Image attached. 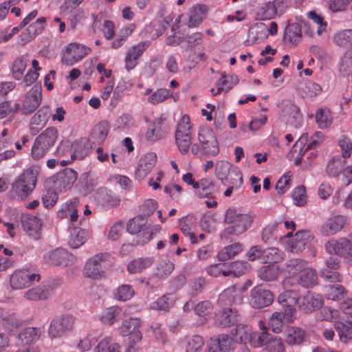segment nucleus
I'll return each instance as SVG.
<instances>
[{"mask_svg":"<svg viewBox=\"0 0 352 352\" xmlns=\"http://www.w3.org/2000/svg\"><path fill=\"white\" fill-rule=\"evenodd\" d=\"M224 221L228 226L221 232V239L229 240L232 235L238 236L245 232L252 225V219L250 215L240 213L233 208L227 210Z\"/></svg>","mask_w":352,"mask_h":352,"instance_id":"obj_1","label":"nucleus"},{"mask_svg":"<svg viewBox=\"0 0 352 352\" xmlns=\"http://www.w3.org/2000/svg\"><path fill=\"white\" fill-rule=\"evenodd\" d=\"M58 138V131L54 127H49L42 132L35 140L32 148V156L35 160L43 157L54 146Z\"/></svg>","mask_w":352,"mask_h":352,"instance_id":"obj_2","label":"nucleus"},{"mask_svg":"<svg viewBox=\"0 0 352 352\" xmlns=\"http://www.w3.org/2000/svg\"><path fill=\"white\" fill-rule=\"evenodd\" d=\"M36 184V173L28 169L16 179L12 186V192L17 199H24L32 192Z\"/></svg>","mask_w":352,"mask_h":352,"instance_id":"obj_3","label":"nucleus"},{"mask_svg":"<svg viewBox=\"0 0 352 352\" xmlns=\"http://www.w3.org/2000/svg\"><path fill=\"white\" fill-rule=\"evenodd\" d=\"M41 275L30 268L16 270L9 278L10 287L12 290H20L29 287L34 282H38Z\"/></svg>","mask_w":352,"mask_h":352,"instance_id":"obj_4","label":"nucleus"},{"mask_svg":"<svg viewBox=\"0 0 352 352\" xmlns=\"http://www.w3.org/2000/svg\"><path fill=\"white\" fill-rule=\"evenodd\" d=\"M192 129L190 118L184 115L181 118L175 132V142L182 154H186L192 143Z\"/></svg>","mask_w":352,"mask_h":352,"instance_id":"obj_5","label":"nucleus"},{"mask_svg":"<svg viewBox=\"0 0 352 352\" xmlns=\"http://www.w3.org/2000/svg\"><path fill=\"white\" fill-rule=\"evenodd\" d=\"M91 52V49L78 43H70L61 52L62 63L66 65H75Z\"/></svg>","mask_w":352,"mask_h":352,"instance_id":"obj_6","label":"nucleus"},{"mask_svg":"<svg viewBox=\"0 0 352 352\" xmlns=\"http://www.w3.org/2000/svg\"><path fill=\"white\" fill-rule=\"evenodd\" d=\"M283 0H272L261 3L256 10V18L265 21L274 19L285 12L286 6Z\"/></svg>","mask_w":352,"mask_h":352,"instance_id":"obj_7","label":"nucleus"},{"mask_svg":"<svg viewBox=\"0 0 352 352\" xmlns=\"http://www.w3.org/2000/svg\"><path fill=\"white\" fill-rule=\"evenodd\" d=\"M44 262L50 265L67 267L72 265L76 257L64 248H56L49 251L43 255Z\"/></svg>","mask_w":352,"mask_h":352,"instance_id":"obj_8","label":"nucleus"},{"mask_svg":"<svg viewBox=\"0 0 352 352\" xmlns=\"http://www.w3.org/2000/svg\"><path fill=\"white\" fill-rule=\"evenodd\" d=\"M108 257L105 253H99L91 257L85 265L83 274L92 279H100L104 276V263Z\"/></svg>","mask_w":352,"mask_h":352,"instance_id":"obj_9","label":"nucleus"},{"mask_svg":"<svg viewBox=\"0 0 352 352\" xmlns=\"http://www.w3.org/2000/svg\"><path fill=\"white\" fill-rule=\"evenodd\" d=\"M323 134L320 131L316 132L309 140H308V134H302L296 141L291 152L293 154L298 153L302 156L308 150H312L317 148L322 142Z\"/></svg>","mask_w":352,"mask_h":352,"instance_id":"obj_10","label":"nucleus"},{"mask_svg":"<svg viewBox=\"0 0 352 352\" xmlns=\"http://www.w3.org/2000/svg\"><path fill=\"white\" fill-rule=\"evenodd\" d=\"M274 300V295L261 286H256L250 291V305L254 309H261L270 305Z\"/></svg>","mask_w":352,"mask_h":352,"instance_id":"obj_11","label":"nucleus"},{"mask_svg":"<svg viewBox=\"0 0 352 352\" xmlns=\"http://www.w3.org/2000/svg\"><path fill=\"white\" fill-rule=\"evenodd\" d=\"M42 100V86L41 82L35 84L25 94L21 110L25 114L34 112Z\"/></svg>","mask_w":352,"mask_h":352,"instance_id":"obj_12","label":"nucleus"},{"mask_svg":"<svg viewBox=\"0 0 352 352\" xmlns=\"http://www.w3.org/2000/svg\"><path fill=\"white\" fill-rule=\"evenodd\" d=\"M47 25V19L45 16H41L32 22L26 27L24 31L19 35V43L25 45L32 41L36 36L41 34Z\"/></svg>","mask_w":352,"mask_h":352,"instance_id":"obj_13","label":"nucleus"},{"mask_svg":"<svg viewBox=\"0 0 352 352\" xmlns=\"http://www.w3.org/2000/svg\"><path fill=\"white\" fill-rule=\"evenodd\" d=\"M307 265V262L300 258L288 260L285 263V267L281 269V271L287 275V277L283 280V287L288 288L292 286V278L298 274H301Z\"/></svg>","mask_w":352,"mask_h":352,"instance_id":"obj_14","label":"nucleus"},{"mask_svg":"<svg viewBox=\"0 0 352 352\" xmlns=\"http://www.w3.org/2000/svg\"><path fill=\"white\" fill-rule=\"evenodd\" d=\"M234 340L228 334L212 337L208 343V352H231L234 350Z\"/></svg>","mask_w":352,"mask_h":352,"instance_id":"obj_15","label":"nucleus"},{"mask_svg":"<svg viewBox=\"0 0 352 352\" xmlns=\"http://www.w3.org/2000/svg\"><path fill=\"white\" fill-rule=\"evenodd\" d=\"M151 45L150 41H144L131 47L125 56V68L130 71L138 65V58Z\"/></svg>","mask_w":352,"mask_h":352,"instance_id":"obj_16","label":"nucleus"},{"mask_svg":"<svg viewBox=\"0 0 352 352\" xmlns=\"http://www.w3.org/2000/svg\"><path fill=\"white\" fill-rule=\"evenodd\" d=\"M312 234L309 230H300L296 233L294 238L288 243L286 249L292 252H298L309 247Z\"/></svg>","mask_w":352,"mask_h":352,"instance_id":"obj_17","label":"nucleus"},{"mask_svg":"<svg viewBox=\"0 0 352 352\" xmlns=\"http://www.w3.org/2000/svg\"><path fill=\"white\" fill-rule=\"evenodd\" d=\"M73 320L69 316H61L54 318L50 323L48 333L50 337L57 338L64 335L72 327Z\"/></svg>","mask_w":352,"mask_h":352,"instance_id":"obj_18","label":"nucleus"},{"mask_svg":"<svg viewBox=\"0 0 352 352\" xmlns=\"http://www.w3.org/2000/svg\"><path fill=\"white\" fill-rule=\"evenodd\" d=\"M77 173L72 169H65L58 173L54 179V188L60 192L72 188L77 179Z\"/></svg>","mask_w":352,"mask_h":352,"instance_id":"obj_19","label":"nucleus"},{"mask_svg":"<svg viewBox=\"0 0 352 352\" xmlns=\"http://www.w3.org/2000/svg\"><path fill=\"white\" fill-rule=\"evenodd\" d=\"M14 141L8 129H3L0 133V164L14 157Z\"/></svg>","mask_w":352,"mask_h":352,"instance_id":"obj_20","label":"nucleus"},{"mask_svg":"<svg viewBox=\"0 0 352 352\" xmlns=\"http://www.w3.org/2000/svg\"><path fill=\"white\" fill-rule=\"evenodd\" d=\"M157 162V155L149 152L142 156L135 170V177L138 180L144 179L153 169Z\"/></svg>","mask_w":352,"mask_h":352,"instance_id":"obj_21","label":"nucleus"},{"mask_svg":"<svg viewBox=\"0 0 352 352\" xmlns=\"http://www.w3.org/2000/svg\"><path fill=\"white\" fill-rule=\"evenodd\" d=\"M240 319V316L235 309L226 308L219 310L215 314V323L221 327L234 325Z\"/></svg>","mask_w":352,"mask_h":352,"instance_id":"obj_22","label":"nucleus"},{"mask_svg":"<svg viewBox=\"0 0 352 352\" xmlns=\"http://www.w3.org/2000/svg\"><path fill=\"white\" fill-rule=\"evenodd\" d=\"M78 202V198H73L66 201L58 211V217L60 219L69 218V225L77 223L78 219L77 205Z\"/></svg>","mask_w":352,"mask_h":352,"instance_id":"obj_23","label":"nucleus"},{"mask_svg":"<svg viewBox=\"0 0 352 352\" xmlns=\"http://www.w3.org/2000/svg\"><path fill=\"white\" fill-rule=\"evenodd\" d=\"M323 305L322 297L320 294L307 292L306 295L300 298L298 306L305 312H311L320 309Z\"/></svg>","mask_w":352,"mask_h":352,"instance_id":"obj_24","label":"nucleus"},{"mask_svg":"<svg viewBox=\"0 0 352 352\" xmlns=\"http://www.w3.org/2000/svg\"><path fill=\"white\" fill-rule=\"evenodd\" d=\"M237 166L232 165L226 160H219L215 164V175L217 179L221 180L223 186L229 185V180L234 178L233 170Z\"/></svg>","mask_w":352,"mask_h":352,"instance_id":"obj_25","label":"nucleus"},{"mask_svg":"<svg viewBox=\"0 0 352 352\" xmlns=\"http://www.w3.org/2000/svg\"><path fill=\"white\" fill-rule=\"evenodd\" d=\"M346 222V217L338 214L328 219L321 226L320 232L323 236H331L339 232Z\"/></svg>","mask_w":352,"mask_h":352,"instance_id":"obj_26","label":"nucleus"},{"mask_svg":"<svg viewBox=\"0 0 352 352\" xmlns=\"http://www.w3.org/2000/svg\"><path fill=\"white\" fill-rule=\"evenodd\" d=\"M76 224V223L69 226L70 234L68 244L72 248L74 249L78 248L82 245L89 236L88 230L77 227Z\"/></svg>","mask_w":352,"mask_h":352,"instance_id":"obj_27","label":"nucleus"},{"mask_svg":"<svg viewBox=\"0 0 352 352\" xmlns=\"http://www.w3.org/2000/svg\"><path fill=\"white\" fill-rule=\"evenodd\" d=\"M351 246L352 245L349 240L345 238H340L337 241H329L325 245V248L329 254L344 256L347 255V252Z\"/></svg>","mask_w":352,"mask_h":352,"instance_id":"obj_28","label":"nucleus"},{"mask_svg":"<svg viewBox=\"0 0 352 352\" xmlns=\"http://www.w3.org/2000/svg\"><path fill=\"white\" fill-rule=\"evenodd\" d=\"M268 37V27L262 22L253 25L248 32V42L251 44L260 43Z\"/></svg>","mask_w":352,"mask_h":352,"instance_id":"obj_29","label":"nucleus"},{"mask_svg":"<svg viewBox=\"0 0 352 352\" xmlns=\"http://www.w3.org/2000/svg\"><path fill=\"white\" fill-rule=\"evenodd\" d=\"M165 135L162 128V121L160 119L155 120L148 124L144 138L149 142H155L162 140Z\"/></svg>","mask_w":352,"mask_h":352,"instance_id":"obj_30","label":"nucleus"},{"mask_svg":"<svg viewBox=\"0 0 352 352\" xmlns=\"http://www.w3.org/2000/svg\"><path fill=\"white\" fill-rule=\"evenodd\" d=\"M72 148V159L82 160L86 157L90 149V140L83 138L76 140L73 143L70 144Z\"/></svg>","mask_w":352,"mask_h":352,"instance_id":"obj_31","label":"nucleus"},{"mask_svg":"<svg viewBox=\"0 0 352 352\" xmlns=\"http://www.w3.org/2000/svg\"><path fill=\"white\" fill-rule=\"evenodd\" d=\"M342 322H337L335 328L342 342H346L352 339V314L342 316Z\"/></svg>","mask_w":352,"mask_h":352,"instance_id":"obj_32","label":"nucleus"},{"mask_svg":"<svg viewBox=\"0 0 352 352\" xmlns=\"http://www.w3.org/2000/svg\"><path fill=\"white\" fill-rule=\"evenodd\" d=\"M198 139L200 144H206L207 142L212 144V151H210L213 155H218L219 153V144L217 140L214 131L208 128L202 127L198 133Z\"/></svg>","mask_w":352,"mask_h":352,"instance_id":"obj_33","label":"nucleus"},{"mask_svg":"<svg viewBox=\"0 0 352 352\" xmlns=\"http://www.w3.org/2000/svg\"><path fill=\"white\" fill-rule=\"evenodd\" d=\"M175 303V296L172 294H166L157 298L149 305L151 309L161 313H167Z\"/></svg>","mask_w":352,"mask_h":352,"instance_id":"obj_34","label":"nucleus"},{"mask_svg":"<svg viewBox=\"0 0 352 352\" xmlns=\"http://www.w3.org/2000/svg\"><path fill=\"white\" fill-rule=\"evenodd\" d=\"M109 125L106 121L96 124L91 131L90 140L93 143L102 144L106 140L109 132Z\"/></svg>","mask_w":352,"mask_h":352,"instance_id":"obj_35","label":"nucleus"},{"mask_svg":"<svg viewBox=\"0 0 352 352\" xmlns=\"http://www.w3.org/2000/svg\"><path fill=\"white\" fill-rule=\"evenodd\" d=\"M207 13V8L204 5L197 4L192 7L188 15L187 25L190 28H195L199 25Z\"/></svg>","mask_w":352,"mask_h":352,"instance_id":"obj_36","label":"nucleus"},{"mask_svg":"<svg viewBox=\"0 0 352 352\" xmlns=\"http://www.w3.org/2000/svg\"><path fill=\"white\" fill-rule=\"evenodd\" d=\"M72 148L69 141L61 142L56 148L55 155L60 160V165L65 166L69 164L72 161Z\"/></svg>","mask_w":352,"mask_h":352,"instance_id":"obj_37","label":"nucleus"},{"mask_svg":"<svg viewBox=\"0 0 352 352\" xmlns=\"http://www.w3.org/2000/svg\"><path fill=\"white\" fill-rule=\"evenodd\" d=\"M50 294L49 287L38 285L32 287L24 294V298L30 301H38L46 300Z\"/></svg>","mask_w":352,"mask_h":352,"instance_id":"obj_38","label":"nucleus"},{"mask_svg":"<svg viewBox=\"0 0 352 352\" xmlns=\"http://www.w3.org/2000/svg\"><path fill=\"white\" fill-rule=\"evenodd\" d=\"M306 340L305 331L296 327H291L287 329L285 341L290 346L300 345Z\"/></svg>","mask_w":352,"mask_h":352,"instance_id":"obj_39","label":"nucleus"},{"mask_svg":"<svg viewBox=\"0 0 352 352\" xmlns=\"http://www.w3.org/2000/svg\"><path fill=\"white\" fill-rule=\"evenodd\" d=\"M145 223L140 217H135L130 219L127 224L126 230L131 234H138L141 232L142 230L144 234L146 236L144 241L147 242L152 239V232L150 229L145 230L144 227Z\"/></svg>","mask_w":352,"mask_h":352,"instance_id":"obj_40","label":"nucleus"},{"mask_svg":"<svg viewBox=\"0 0 352 352\" xmlns=\"http://www.w3.org/2000/svg\"><path fill=\"white\" fill-rule=\"evenodd\" d=\"M280 271L281 269H280L278 266L274 265H266L258 269L257 275L262 280L271 282L277 279Z\"/></svg>","mask_w":352,"mask_h":352,"instance_id":"obj_41","label":"nucleus"},{"mask_svg":"<svg viewBox=\"0 0 352 352\" xmlns=\"http://www.w3.org/2000/svg\"><path fill=\"white\" fill-rule=\"evenodd\" d=\"M179 226L182 233L189 236L192 243H197V236L193 233L192 230L195 226V220L192 217L187 216L181 218L179 220Z\"/></svg>","mask_w":352,"mask_h":352,"instance_id":"obj_42","label":"nucleus"},{"mask_svg":"<svg viewBox=\"0 0 352 352\" xmlns=\"http://www.w3.org/2000/svg\"><path fill=\"white\" fill-rule=\"evenodd\" d=\"M318 276L316 271L306 266L298 279V283L303 287L309 288L317 284Z\"/></svg>","mask_w":352,"mask_h":352,"instance_id":"obj_43","label":"nucleus"},{"mask_svg":"<svg viewBox=\"0 0 352 352\" xmlns=\"http://www.w3.org/2000/svg\"><path fill=\"white\" fill-rule=\"evenodd\" d=\"M41 336L39 328L28 327L23 329L19 334V338L23 344H31L37 342Z\"/></svg>","mask_w":352,"mask_h":352,"instance_id":"obj_44","label":"nucleus"},{"mask_svg":"<svg viewBox=\"0 0 352 352\" xmlns=\"http://www.w3.org/2000/svg\"><path fill=\"white\" fill-rule=\"evenodd\" d=\"M154 262L152 257L138 258L130 261L127 265V270L130 274H137L150 267Z\"/></svg>","mask_w":352,"mask_h":352,"instance_id":"obj_45","label":"nucleus"},{"mask_svg":"<svg viewBox=\"0 0 352 352\" xmlns=\"http://www.w3.org/2000/svg\"><path fill=\"white\" fill-rule=\"evenodd\" d=\"M238 292L234 287L224 289L219 296L218 303L221 306H226L239 302L241 298L239 296H238Z\"/></svg>","mask_w":352,"mask_h":352,"instance_id":"obj_46","label":"nucleus"},{"mask_svg":"<svg viewBox=\"0 0 352 352\" xmlns=\"http://www.w3.org/2000/svg\"><path fill=\"white\" fill-rule=\"evenodd\" d=\"M23 226L30 235L34 237H37L38 231L41 227V221L39 218L35 216L28 215L25 216L22 221Z\"/></svg>","mask_w":352,"mask_h":352,"instance_id":"obj_47","label":"nucleus"},{"mask_svg":"<svg viewBox=\"0 0 352 352\" xmlns=\"http://www.w3.org/2000/svg\"><path fill=\"white\" fill-rule=\"evenodd\" d=\"M333 41L340 47H352V30L346 29L338 32L334 34Z\"/></svg>","mask_w":352,"mask_h":352,"instance_id":"obj_48","label":"nucleus"},{"mask_svg":"<svg viewBox=\"0 0 352 352\" xmlns=\"http://www.w3.org/2000/svg\"><path fill=\"white\" fill-rule=\"evenodd\" d=\"M284 252L277 248L263 250V261L265 263H278L284 259Z\"/></svg>","mask_w":352,"mask_h":352,"instance_id":"obj_49","label":"nucleus"},{"mask_svg":"<svg viewBox=\"0 0 352 352\" xmlns=\"http://www.w3.org/2000/svg\"><path fill=\"white\" fill-rule=\"evenodd\" d=\"M204 344V340L199 335H194L187 338L184 342L185 352H201Z\"/></svg>","mask_w":352,"mask_h":352,"instance_id":"obj_50","label":"nucleus"},{"mask_svg":"<svg viewBox=\"0 0 352 352\" xmlns=\"http://www.w3.org/2000/svg\"><path fill=\"white\" fill-rule=\"evenodd\" d=\"M300 300L299 294L291 289L285 290L278 297V301L282 306L298 305Z\"/></svg>","mask_w":352,"mask_h":352,"instance_id":"obj_51","label":"nucleus"},{"mask_svg":"<svg viewBox=\"0 0 352 352\" xmlns=\"http://www.w3.org/2000/svg\"><path fill=\"white\" fill-rule=\"evenodd\" d=\"M239 78L236 75L226 76L223 74L216 82V87L219 91L227 93L239 82Z\"/></svg>","mask_w":352,"mask_h":352,"instance_id":"obj_52","label":"nucleus"},{"mask_svg":"<svg viewBox=\"0 0 352 352\" xmlns=\"http://www.w3.org/2000/svg\"><path fill=\"white\" fill-rule=\"evenodd\" d=\"M251 332L248 326L243 324H237L236 327L231 330L230 333L235 338L236 342L245 343L249 341Z\"/></svg>","mask_w":352,"mask_h":352,"instance_id":"obj_53","label":"nucleus"},{"mask_svg":"<svg viewBox=\"0 0 352 352\" xmlns=\"http://www.w3.org/2000/svg\"><path fill=\"white\" fill-rule=\"evenodd\" d=\"M28 59L25 56L16 58L11 66L12 77L16 80H21L27 67Z\"/></svg>","mask_w":352,"mask_h":352,"instance_id":"obj_54","label":"nucleus"},{"mask_svg":"<svg viewBox=\"0 0 352 352\" xmlns=\"http://www.w3.org/2000/svg\"><path fill=\"white\" fill-rule=\"evenodd\" d=\"M214 184L208 179H203L198 182V187L195 188V195L199 198L208 197L214 192Z\"/></svg>","mask_w":352,"mask_h":352,"instance_id":"obj_55","label":"nucleus"},{"mask_svg":"<svg viewBox=\"0 0 352 352\" xmlns=\"http://www.w3.org/2000/svg\"><path fill=\"white\" fill-rule=\"evenodd\" d=\"M241 250L242 245L239 243H236L224 248L218 253L217 257L219 261H225L235 256Z\"/></svg>","mask_w":352,"mask_h":352,"instance_id":"obj_56","label":"nucleus"},{"mask_svg":"<svg viewBox=\"0 0 352 352\" xmlns=\"http://www.w3.org/2000/svg\"><path fill=\"white\" fill-rule=\"evenodd\" d=\"M345 165V159L340 156L333 157L328 163L327 173L333 177L337 176Z\"/></svg>","mask_w":352,"mask_h":352,"instance_id":"obj_57","label":"nucleus"},{"mask_svg":"<svg viewBox=\"0 0 352 352\" xmlns=\"http://www.w3.org/2000/svg\"><path fill=\"white\" fill-rule=\"evenodd\" d=\"M100 194L102 196L100 201L107 208H114L120 205V199L116 195L109 192L106 188H100Z\"/></svg>","mask_w":352,"mask_h":352,"instance_id":"obj_58","label":"nucleus"},{"mask_svg":"<svg viewBox=\"0 0 352 352\" xmlns=\"http://www.w3.org/2000/svg\"><path fill=\"white\" fill-rule=\"evenodd\" d=\"M135 294V292L130 285H122L114 292V298L119 301H126L130 300Z\"/></svg>","mask_w":352,"mask_h":352,"instance_id":"obj_59","label":"nucleus"},{"mask_svg":"<svg viewBox=\"0 0 352 352\" xmlns=\"http://www.w3.org/2000/svg\"><path fill=\"white\" fill-rule=\"evenodd\" d=\"M141 324L140 320L138 318H131L124 320L119 327V331L122 336H127L131 333L139 329Z\"/></svg>","mask_w":352,"mask_h":352,"instance_id":"obj_60","label":"nucleus"},{"mask_svg":"<svg viewBox=\"0 0 352 352\" xmlns=\"http://www.w3.org/2000/svg\"><path fill=\"white\" fill-rule=\"evenodd\" d=\"M248 263L243 261H237L227 265L228 276L239 277L245 274L248 269Z\"/></svg>","mask_w":352,"mask_h":352,"instance_id":"obj_61","label":"nucleus"},{"mask_svg":"<svg viewBox=\"0 0 352 352\" xmlns=\"http://www.w3.org/2000/svg\"><path fill=\"white\" fill-rule=\"evenodd\" d=\"M94 352H120V345L112 342L111 338L105 337L99 341Z\"/></svg>","mask_w":352,"mask_h":352,"instance_id":"obj_62","label":"nucleus"},{"mask_svg":"<svg viewBox=\"0 0 352 352\" xmlns=\"http://www.w3.org/2000/svg\"><path fill=\"white\" fill-rule=\"evenodd\" d=\"M270 334L267 331H253L250 334V344L253 347H261L266 346Z\"/></svg>","mask_w":352,"mask_h":352,"instance_id":"obj_63","label":"nucleus"},{"mask_svg":"<svg viewBox=\"0 0 352 352\" xmlns=\"http://www.w3.org/2000/svg\"><path fill=\"white\" fill-rule=\"evenodd\" d=\"M316 122L320 129L329 127L332 122V116L328 109H320L316 114Z\"/></svg>","mask_w":352,"mask_h":352,"instance_id":"obj_64","label":"nucleus"}]
</instances>
